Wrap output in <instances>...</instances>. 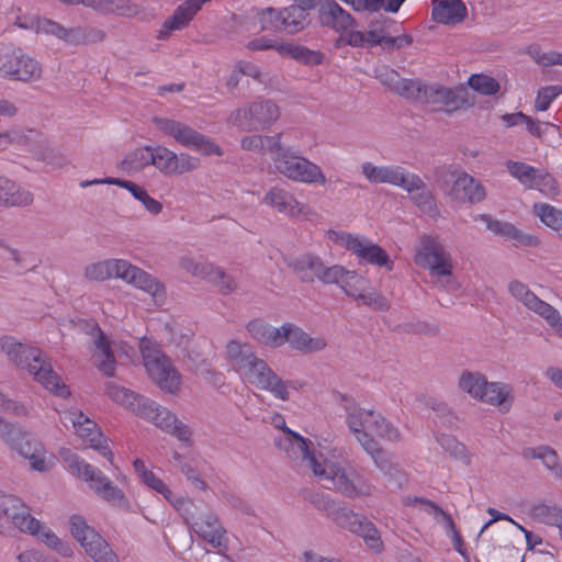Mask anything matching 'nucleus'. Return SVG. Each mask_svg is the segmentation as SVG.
<instances>
[{
  "mask_svg": "<svg viewBox=\"0 0 562 562\" xmlns=\"http://www.w3.org/2000/svg\"><path fill=\"white\" fill-rule=\"evenodd\" d=\"M138 409V416L150 420L156 427L176 436L179 440L188 442L191 438L189 427L178 420L175 414L165 407H160L154 401L147 398L142 408Z\"/></svg>",
  "mask_w": 562,
  "mask_h": 562,
  "instance_id": "25",
  "label": "nucleus"
},
{
  "mask_svg": "<svg viewBox=\"0 0 562 562\" xmlns=\"http://www.w3.org/2000/svg\"><path fill=\"white\" fill-rule=\"evenodd\" d=\"M280 116V110L271 101H259L249 103L247 106L238 109L229 117V122L244 131L268 128Z\"/></svg>",
  "mask_w": 562,
  "mask_h": 562,
  "instance_id": "19",
  "label": "nucleus"
},
{
  "mask_svg": "<svg viewBox=\"0 0 562 562\" xmlns=\"http://www.w3.org/2000/svg\"><path fill=\"white\" fill-rule=\"evenodd\" d=\"M312 503L318 509L326 512L327 516L331 518L337 526L360 536L370 550L380 552L383 549L379 530L366 517L340 505V503L331 501L325 495H314Z\"/></svg>",
  "mask_w": 562,
  "mask_h": 562,
  "instance_id": "8",
  "label": "nucleus"
},
{
  "mask_svg": "<svg viewBox=\"0 0 562 562\" xmlns=\"http://www.w3.org/2000/svg\"><path fill=\"white\" fill-rule=\"evenodd\" d=\"M226 353L243 381L270 392L281 401L290 398L286 383L272 371L263 359L257 357L247 344L232 340L226 346Z\"/></svg>",
  "mask_w": 562,
  "mask_h": 562,
  "instance_id": "3",
  "label": "nucleus"
},
{
  "mask_svg": "<svg viewBox=\"0 0 562 562\" xmlns=\"http://www.w3.org/2000/svg\"><path fill=\"white\" fill-rule=\"evenodd\" d=\"M283 57H290L306 66H318L325 60V54L323 52L314 50L306 46L290 42H288L286 47L283 48Z\"/></svg>",
  "mask_w": 562,
  "mask_h": 562,
  "instance_id": "43",
  "label": "nucleus"
},
{
  "mask_svg": "<svg viewBox=\"0 0 562 562\" xmlns=\"http://www.w3.org/2000/svg\"><path fill=\"white\" fill-rule=\"evenodd\" d=\"M181 267L193 277H200L217 285L222 291H232L234 282L218 268L209 262H194L191 258L181 259Z\"/></svg>",
  "mask_w": 562,
  "mask_h": 562,
  "instance_id": "33",
  "label": "nucleus"
},
{
  "mask_svg": "<svg viewBox=\"0 0 562 562\" xmlns=\"http://www.w3.org/2000/svg\"><path fill=\"white\" fill-rule=\"evenodd\" d=\"M406 192L409 194L411 200L419 209L420 212L432 218L439 216V210L437 207L435 198L423 180L422 184H418V188Z\"/></svg>",
  "mask_w": 562,
  "mask_h": 562,
  "instance_id": "44",
  "label": "nucleus"
},
{
  "mask_svg": "<svg viewBox=\"0 0 562 562\" xmlns=\"http://www.w3.org/2000/svg\"><path fill=\"white\" fill-rule=\"evenodd\" d=\"M318 20L323 26L340 33L347 32L355 22L351 14L334 0H322L319 2Z\"/></svg>",
  "mask_w": 562,
  "mask_h": 562,
  "instance_id": "32",
  "label": "nucleus"
},
{
  "mask_svg": "<svg viewBox=\"0 0 562 562\" xmlns=\"http://www.w3.org/2000/svg\"><path fill=\"white\" fill-rule=\"evenodd\" d=\"M106 394L116 403L130 408L136 415H138V409L142 408L143 404L146 403L147 398L138 395L134 392L128 391L125 387L117 386L114 384H109L106 386Z\"/></svg>",
  "mask_w": 562,
  "mask_h": 562,
  "instance_id": "46",
  "label": "nucleus"
},
{
  "mask_svg": "<svg viewBox=\"0 0 562 562\" xmlns=\"http://www.w3.org/2000/svg\"><path fill=\"white\" fill-rule=\"evenodd\" d=\"M99 370L106 376H112L115 371V359L111 351V345L103 331L98 328V338L94 341Z\"/></svg>",
  "mask_w": 562,
  "mask_h": 562,
  "instance_id": "42",
  "label": "nucleus"
},
{
  "mask_svg": "<svg viewBox=\"0 0 562 562\" xmlns=\"http://www.w3.org/2000/svg\"><path fill=\"white\" fill-rule=\"evenodd\" d=\"M428 87L418 80L401 78L397 85L394 86V92L406 99L426 103Z\"/></svg>",
  "mask_w": 562,
  "mask_h": 562,
  "instance_id": "51",
  "label": "nucleus"
},
{
  "mask_svg": "<svg viewBox=\"0 0 562 562\" xmlns=\"http://www.w3.org/2000/svg\"><path fill=\"white\" fill-rule=\"evenodd\" d=\"M114 184L127 190L136 200L140 199V195L145 191V189L130 180H123L119 178H104V179H93V180H85L80 182L81 188H87L92 184Z\"/></svg>",
  "mask_w": 562,
  "mask_h": 562,
  "instance_id": "56",
  "label": "nucleus"
},
{
  "mask_svg": "<svg viewBox=\"0 0 562 562\" xmlns=\"http://www.w3.org/2000/svg\"><path fill=\"white\" fill-rule=\"evenodd\" d=\"M133 468L143 484L162 495L164 498L168 502H172L173 494L169 486L153 471L148 470L143 460L135 459L133 462Z\"/></svg>",
  "mask_w": 562,
  "mask_h": 562,
  "instance_id": "38",
  "label": "nucleus"
},
{
  "mask_svg": "<svg viewBox=\"0 0 562 562\" xmlns=\"http://www.w3.org/2000/svg\"><path fill=\"white\" fill-rule=\"evenodd\" d=\"M60 422L66 427L70 424L75 434L82 440L85 447L97 450L113 465L114 454L95 422L78 411H65L60 413Z\"/></svg>",
  "mask_w": 562,
  "mask_h": 562,
  "instance_id": "17",
  "label": "nucleus"
},
{
  "mask_svg": "<svg viewBox=\"0 0 562 562\" xmlns=\"http://www.w3.org/2000/svg\"><path fill=\"white\" fill-rule=\"evenodd\" d=\"M326 237L334 244L351 251L366 263L384 267L387 271H392L394 268V262L386 251L364 236L353 235L344 231L328 229Z\"/></svg>",
  "mask_w": 562,
  "mask_h": 562,
  "instance_id": "11",
  "label": "nucleus"
},
{
  "mask_svg": "<svg viewBox=\"0 0 562 562\" xmlns=\"http://www.w3.org/2000/svg\"><path fill=\"white\" fill-rule=\"evenodd\" d=\"M15 451L27 459L31 468L35 471L44 472L50 467L44 447L36 440H25V442L18 446Z\"/></svg>",
  "mask_w": 562,
  "mask_h": 562,
  "instance_id": "39",
  "label": "nucleus"
},
{
  "mask_svg": "<svg viewBox=\"0 0 562 562\" xmlns=\"http://www.w3.org/2000/svg\"><path fill=\"white\" fill-rule=\"evenodd\" d=\"M347 425L357 441L371 456L375 465L383 472L390 473L393 465L386 460L385 453L373 439L376 435L387 441H398V429L393 427L385 418L373 409H364L356 404L346 405Z\"/></svg>",
  "mask_w": 562,
  "mask_h": 562,
  "instance_id": "2",
  "label": "nucleus"
},
{
  "mask_svg": "<svg viewBox=\"0 0 562 562\" xmlns=\"http://www.w3.org/2000/svg\"><path fill=\"white\" fill-rule=\"evenodd\" d=\"M562 93L561 86H548L538 90L535 100V110L538 112L547 111L551 103Z\"/></svg>",
  "mask_w": 562,
  "mask_h": 562,
  "instance_id": "60",
  "label": "nucleus"
},
{
  "mask_svg": "<svg viewBox=\"0 0 562 562\" xmlns=\"http://www.w3.org/2000/svg\"><path fill=\"white\" fill-rule=\"evenodd\" d=\"M32 201L31 192L0 176V205L25 206L31 204Z\"/></svg>",
  "mask_w": 562,
  "mask_h": 562,
  "instance_id": "36",
  "label": "nucleus"
},
{
  "mask_svg": "<svg viewBox=\"0 0 562 562\" xmlns=\"http://www.w3.org/2000/svg\"><path fill=\"white\" fill-rule=\"evenodd\" d=\"M533 213L562 238V211L548 203H535Z\"/></svg>",
  "mask_w": 562,
  "mask_h": 562,
  "instance_id": "48",
  "label": "nucleus"
},
{
  "mask_svg": "<svg viewBox=\"0 0 562 562\" xmlns=\"http://www.w3.org/2000/svg\"><path fill=\"white\" fill-rule=\"evenodd\" d=\"M288 42L282 40L273 38L267 35L256 37L247 43L249 50H276L281 57L284 56L283 48L286 47Z\"/></svg>",
  "mask_w": 562,
  "mask_h": 562,
  "instance_id": "57",
  "label": "nucleus"
},
{
  "mask_svg": "<svg viewBox=\"0 0 562 562\" xmlns=\"http://www.w3.org/2000/svg\"><path fill=\"white\" fill-rule=\"evenodd\" d=\"M361 168L366 179L371 183H387L405 191H412L422 184V178L418 175L401 166H374L371 162H364Z\"/></svg>",
  "mask_w": 562,
  "mask_h": 562,
  "instance_id": "20",
  "label": "nucleus"
},
{
  "mask_svg": "<svg viewBox=\"0 0 562 562\" xmlns=\"http://www.w3.org/2000/svg\"><path fill=\"white\" fill-rule=\"evenodd\" d=\"M151 150V166L167 177L189 173L201 166L200 159L188 153L176 154L161 145L153 146Z\"/></svg>",
  "mask_w": 562,
  "mask_h": 562,
  "instance_id": "21",
  "label": "nucleus"
},
{
  "mask_svg": "<svg viewBox=\"0 0 562 562\" xmlns=\"http://www.w3.org/2000/svg\"><path fill=\"white\" fill-rule=\"evenodd\" d=\"M522 457L527 460L539 459L543 465L550 470L557 469L559 458L555 451L549 447L527 448L522 451Z\"/></svg>",
  "mask_w": 562,
  "mask_h": 562,
  "instance_id": "55",
  "label": "nucleus"
},
{
  "mask_svg": "<svg viewBox=\"0 0 562 562\" xmlns=\"http://www.w3.org/2000/svg\"><path fill=\"white\" fill-rule=\"evenodd\" d=\"M11 527L37 537L64 557L72 554L68 543L63 542L49 528L31 516L30 508L20 497L0 492V531Z\"/></svg>",
  "mask_w": 562,
  "mask_h": 562,
  "instance_id": "5",
  "label": "nucleus"
},
{
  "mask_svg": "<svg viewBox=\"0 0 562 562\" xmlns=\"http://www.w3.org/2000/svg\"><path fill=\"white\" fill-rule=\"evenodd\" d=\"M509 293L520 301L528 310L535 312L555 329L562 337V317L558 310L539 299L529 288L520 281L514 280L508 284Z\"/></svg>",
  "mask_w": 562,
  "mask_h": 562,
  "instance_id": "23",
  "label": "nucleus"
},
{
  "mask_svg": "<svg viewBox=\"0 0 562 562\" xmlns=\"http://www.w3.org/2000/svg\"><path fill=\"white\" fill-rule=\"evenodd\" d=\"M272 160L276 169L292 181L321 186L326 183V177L319 166L289 148L280 146V149L272 156Z\"/></svg>",
  "mask_w": 562,
  "mask_h": 562,
  "instance_id": "13",
  "label": "nucleus"
},
{
  "mask_svg": "<svg viewBox=\"0 0 562 562\" xmlns=\"http://www.w3.org/2000/svg\"><path fill=\"white\" fill-rule=\"evenodd\" d=\"M276 428L282 430V436L276 439V446L284 451L292 460H302L312 469L319 481L330 484L349 498L358 496H371L375 487L369 482H359L356 485L341 468V463L335 454L330 458L316 456L310 450L307 440L291 430L281 414H274L271 420Z\"/></svg>",
  "mask_w": 562,
  "mask_h": 562,
  "instance_id": "1",
  "label": "nucleus"
},
{
  "mask_svg": "<svg viewBox=\"0 0 562 562\" xmlns=\"http://www.w3.org/2000/svg\"><path fill=\"white\" fill-rule=\"evenodd\" d=\"M531 517L542 524L557 526L559 533H562V509L543 503L532 506Z\"/></svg>",
  "mask_w": 562,
  "mask_h": 562,
  "instance_id": "50",
  "label": "nucleus"
},
{
  "mask_svg": "<svg viewBox=\"0 0 562 562\" xmlns=\"http://www.w3.org/2000/svg\"><path fill=\"white\" fill-rule=\"evenodd\" d=\"M247 329L251 337L267 347L278 348L288 342L291 348L304 353L321 351L326 347L325 338L311 337L301 327L285 323L276 328L260 319L248 323Z\"/></svg>",
  "mask_w": 562,
  "mask_h": 562,
  "instance_id": "6",
  "label": "nucleus"
},
{
  "mask_svg": "<svg viewBox=\"0 0 562 562\" xmlns=\"http://www.w3.org/2000/svg\"><path fill=\"white\" fill-rule=\"evenodd\" d=\"M211 0H186L178 5L157 33L158 40H167L172 32L187 27L202 7Z\"/></svg>",
  "mask_w": 562,
  "mask_h": 562,
  "instance_id": "29",
  "label": "nucleus"
},
{
  "mask_svg": "<svg viewBox=\"0 0 562 562\" xmlns=\"http://www.w3.org/2000/svg\"><path fill=\"white\" fill-rule=\"evenodd\" d=\"M257 19L262 31L283 32L282 8H265L257 11Z\"/></svg>",
  "mask_w": 562,
  "mask_h": 562,
  "instance_id": "52",
  "label": "nucleus"
},
{
  "mask_svg": "<svg viewBox=\"0 0 562 562\" xmlns=\"http://www.w3.org/2000/svg\"><path fill=\"white\" fill-rule=\"evenodd\" d=\"M153 123L164 135L172 137L183 147L191 148L205 156H222V148L209 137L196 132L183 122L167 117L154 116Z\"/></svg>",
  "mask_w": 562,
  "mask_h": 562,
  "instance_id": "14",
  "label": "nucleus"
},
{
  "mask_svg": "<svg viewBox=\"0 0 562 562\" xmlns=\"http://www.w3.org/2000/svg\"><path fill=\"white\" fill-rule=\"evenodd\" d=\"M0 411L7 412V413H12L16 416H25L29 413V411L24 404L7 398L1 392H0Z\"/></svg>",
  "mask_w": 562,
  "mask_h": 562,
  "instance_id": "64",
  "label": "nucleus"
},
{
  "mask_svg": "<svg viewBox=\"0 0 562 562\" xmlns=\"http://www.w3.org/2000/svg\"><path fill=\"white\" fill-rule=\"evenodd\" d=\"M528 53L540 66L549 67L559 65L562 67V54L559 52L544 53L539 46L532 45L528 48Z\"/></svg>",
  "mask_w": 562,
  "mask_h": 562,
  "instance_id": "61",
  "label": "nucleus"
},
{
  "mask_svg": "<svg viewBox=\"0 0 562 562\" xmlns=\"http://www.w3.org/2000/svg\"><path fill=\"white\" fill-rule=\"evenodd\" d=\"M413 44V36L402 31L401 24L395 21H391L387 24V32L385 38L384 48L387 49H400L403 47L411 46Z\"/></svg>",
  "mask_w": 562,
  "mask_h": 562,
  "instance_id": "53",
  "label": "nucleus"
},
{
  "mask_svg": "<svg viewBox=\"0 0 562 562\" xmlns=\"http://www.w3.org/2000/svg\"><path fill=\"white\" fill-rule=\"evenodd\" d=\"M348 270L339 265H334L331 267L324 266L318 280L325 284H337L340 286Z\"/></svg>",
  "mask_w": 562,
  "mask_h": 562,
  "instance_id": "63",
  "label": "nucleus"
},
{
  "mask_svg": "<svg viewBox=\"0 0 562 562\" xmlns=\"http://www.w3.org/2000/svg\"><path fill=\"white\" fill-rule=\"evenodd\" d=\"M1 76L16 81H36L42 76V66L22 49L11 48L5 63L1 64Z\"/></svg>",
  "mask_w": 562,
  "mask_h": 562,
  "instance_id": "24",
  "label": "nucleus"
},
{
  "mask_svg": "<svg viewBox=\"0 0 562 562\" xmlns=\"http://www.w3.org/2000/svg\"><path fill=\"white\" fill-rule=\"evenodd\" d=\"M283 9V33L295 35L310 24V10L299 4H291Z\"/></svg>",
  "mask_w": 562,
  "mask_h": 562,
  "instance_id": "35",
  "label": "nucleus"
},
{
  "mask_svg": "<svg viewBox=\"0 0 562 562\" xmlns=\"http://www.w3.org/2000/svg\"><path fill=\"white\" fill-rule=\"evenodd\" d=\"M342 291L363 305L376 311H385L390 307L389 300L375 290H369V281L355 271L348 270L340 285Z\"/></svg>",
  "mask_w": 562,
  "mask_h": 562,
  "instance_id": "27",
  "label": "nucleus"
},
{
  "mask_svg": "<svg viewBox=\"0 0 562 562\" xmlns=\"http://www.w3.org/2000/svg\"><path fill=\"white\" fill-rule=\"evenodd\" d=\"M192 527L193 531L199 537L207 541L212 547L217 549L226 548V531L221 526L216 516L210 514L201 517L193 524Z\"/></svg>",
  "mask_w": 562,
  "mask_h": 562,
  "instance_id": "34",
  "label": "nucleus"
},
{
  "mask_svg": "<svg viewBox=\"0 0 562 562\" xmlns=\"http://www.w3.org/2000/svg\"><path fill=\"white\" fill-rule=\"evenodd\" d=\"M438 442L448 451L454 459H459L464 463H470V458L467 448L463 443L457 441L451 437H442Z\"/></svg>",
  "mask_w": 562,
  "mask_h": 562,
  "instance_id": "62",
  "label": "nucleus"
},
{
  "mask_svg": "<svg viewBox=\"0 0 562 562\" xmlns=\"http://www.w3.org/2000/svg\"><path fill=\"white\" fill-rule=\"evenodd\" d=\"M18 25L22 29L33 30L36 33L54 35L57 38L74 45L100 42L105 37V33L102 30H91L87 32L81 27L66 29L53 20L38 16H33L24 22L19 20Z\"/></svg>",
  "mask_w": 562,
  "mask_h": 562,
  "instance_id": "16",
  "label": "nucleus"
},
{
  "mask_svg": "<svg viewBox=\"0 0 562 562\" xmlns=\"http://www.w3.org/2000/svg\"><path fill=\"white\" fill-rule=\"evenodd\" d=\"M263 202L292 218L311 221L315 216V212L308 204L300 202L292 193L281 188H271L266 193Z\"/></svg>",
  "mask_w": 562,
  "mask_h": 562,
  "instance_id": "28",
  "label": "nucleus"
},
{
  "mask_svg": "<svg viewBox=\"0 0 562 562\" xmlns=\"http://www.w3.org/2000/svg\"><path fill=\"white\" fill-rule=\"evenodd\" d=\"M0 438L10 446L11 449L16 450L19 445L27 440L26 434L22 431L16 425L10 424L4 418L0 417Z\"/></svg>",
  "mask_w": 562,
  "mask_h": 562,
  "instance_id": "54",
  "label": "nucleus"
},
{
  "mask_svg": "<svg viewBox=\"0 0 562 562\" xmlns=\"http://www.w3.org/2000/svg\"><path fill=\"white\" fill-rule=\"evenodd\" d=\"M63 460L66 462L68 470L76 474L79 479L87 482L91 490L95 492L102 499L113 506L120 508H128L130 503L124 492L113 485L111 480L105 476L99 469L87 463L69 449L60 451Z\"/></svg>",
  "mask_w": 562,
  "mask_h": 562,
  "instance_id": "9",
  "label": "nucleus"
},
{
  "mask_svg": "<svg viewBox=\"0 0 562 562\" xmlns=\"http://www.w3.org/2000/svg\"><path fill=\"white\" fill-rule=\"evenodd\" d=\"M69 524L72 537L94 562H119L116 554L106 541L93 528L87 525L83 517L74 515L70 517Z\"/></svg>",
  "mask_w": 562,
  "mask_h": 562,
  "instance_id": "18",
  "label": "nucleus"
},
{
  "mask_svg": "<svg viewBox=\"0 0 562 562\" xmlns=\"http://www.w3.org/2000/svg\"><path fill=\"white\" fill-rule=\"evenodd\" d=\"M426 103L432 105L435 110L451 113L472 106L474 101L464 87L429 86Z\"/></svg>",
  "mask_w": 562,
  "mask_h": 562,
  "instance_id": "26",
  "label": "nucleus"
},
{
  "mask_svg": "<svg viewBox=\"0 0 562 562\" xmlns=\"http://www.w3.org/2000/svg\"><path fill=\"white\" fill-rule=\"evenodd\" d=\"M428 504H430L434 508H436L437 510H439L443 516H445V519H446V525H447V535L451 538L452 540V544H453V548L454 550L460 553L464 560L467 562H470V555L465 549V546H464V542L462 540V537L461 535L458 532L457 528H456V525L452 520V518L445 514L437 505H435L434 503L431 502H428Z\"/></svg>",
  "mask_w": 562,
  "mask_h": 562,
  "instance_id": "58",
  "label": "nucleus"
},
{
  "mask_svg": "<svg viewBox=\"0 0 562 562\" xmlns=\"http://www.w3.org/2000/svg\"><path fill=\"white\" fill-rule=\"evenodd\" d=\"M0 348L10 362L21 369H26L44 389L59 397L70 395L69 387L54 372L52 364L43 357V352L38 348L23 345L11 336L1 337Z\"/></svg>",
  "mask_w": 562,
  "mask_h": 562,
  "instance_id": "4",
  "label": "nucleus"
},
{
  "mask_svg": "<svg viewBox=\"0 0 562 562\" xmlns=\"http://www.w3.org/2000/svg\"><path fill=\"white\" fill-rule=\"evenodd\" d=\"M468 83L473 90L486 95L495 94L499 89L496 79L486 75H472Z\"/></svg>",
  "mask_w": 562,
  "mask_h": 562,
  "instance_id": "59",
  "label": "nucleus"
},
{
  "mask_svg": "<svg viewBox=\"0 0 562 562\" xmlns=\"http://www.w3.org/2000/svg\"><path fill=\"white\" fill-rule=\"evenodd\" d=\"M507 167L509 173L525 188L538 190L547 196L558 194L559 189L555 179L544 169L535 168L520 161H509Z\"/></svg>",
  "mask_w": 562,
  "mask_h": 562,
  "instance_id": "22",
  "label": "nucleus"
},
{
  "mask_svg": "<svg viewBox=\"0 0 562 562\" xmlns=\"http://www.w3.org/2000/svg\"><path fill=\"white\" fill-rule=\"evenodd\" d=\"M281 145V136L274 135V136H261V135H251L244 137L241 139V147L246 150L251 151H270V153H277L278 149H280Z\"/></svg>",
  "mask_w": 562,
  "mask_h": 562,
  "instance_id": "49",
  "label": "nucleus"
},
{
  "mask_svg": "<svg viewBox=\"0 0 562 562\" xmlns=\"http://www.w3.org/2000/svg\"><path fill=\"white\" fill-rule=\"evenodd\" d=\"M459 385L471 397L493 406H498L503 412H508L512 406L513 390L508 384L499 382L490 383L480 373L463 372L460 376Z\"/></svg>",
  "mask_w": 562,
  "mask_h": 562,
  "instance_id": "12",
  "label": "nucleus"
},
{
  "mask_svg": "<svg viewBox=\"0 0 562 562\" xmlns=\"http://www.w3.org/2000/svg\"><path fill=\"white\" fill-rule=\"evenodd\" d=\"M106 394L116 403L130 408L136 415H138V409L142 408L143 404L146 403L147 398L138 395L134 392L128 391L125 387L117 386L114 384H109L106 386Z\"/></svg>",
  "mask_w": 562,
  "mask_h": 562,
  "instance_id": "45",
  "label": "nucleus"
},
{
  "mask_svg": "<svg viewBox=\"0 0 562 562\" xmlns=\"http://www.w3.org/2000/svg\"><path fill=\"white\" fill-rule=\"evenodd\" d=\"M474 220H481L486 222L487 228L495 234L502 235L508 239L516 240L519 244L533 246L538 244V238L532 235H525L519 232L515 226L502 223L499 221H493L488 215L481 214L474 217Z\"/></svg>",
  "mask_w": 562,
  "mask_h": 562,
  "instance_id": "37",
  "label": "nucleus"
},
{
  "mask_svg": "<svg viewBox=\"0 0 562 562\" xmlns=\"http://www.w3.org/2000/svg\"><path fill=\"white\" fill-rule=\"evenodd\" d=\"M453 183L449 195L458 203H476L485 198L484 188L470 175L464 171L451 173Z\"/></svg>",
  "mask_w": 562,
  "mask_h": 562,
  "instance_id": "30",
  "label": "nucleus"
},
{
  "mask_svg": "<svg viewBox=\"0 0 562 562\" xmlns=\"http://www.w3.org/2000/svg\"><path fill=\"white\" fill-rule=\"evenodd\" d=\"M414 262L429 271L431 278H451L453 271L451 254L436 235H424L414 256Z\"/></svg>",
  "mask_w": 562,
  "mask_h": 562,
  "instance_id": "15",
  "label": "nucleus"
},
{
  "mask_svg": "<svg viewBox=\"0 0 562 562\" xmlns=\"http://www.w3.org/2000/svg\"><path fill=\"white\" fill-rule=\"evenodd\" d=\"M468 16V9L462 0H431V20L446 26H456Z\"/></svg>",
  "mask_w": 562,
  "mask_h": 562,
  "instance_id": "31",
  "label": "nucleus"
},
{
  "mask_svg": "<svg viewBox=\"0 0 562 562\" xmlns=\"http://www.w3.org/2000/svg\"><path fill=\"white\" fill-rule=\"evenodd\" d=\"M302 281L318 279L324 268L322 259L317 256L305 254L290 263Z\"/></svg>",
  "mask_w": 562,
  "mask_h": 562,
  "instance_id": "41",
  "label": "nucleus"
},
{
  "mask_svg": "<svg viewBox=\"0 0 562 562\" xmlns=\"http://www.w3.org/2000/svg\"><path fill=\"white\" fill-rule=\"evenodd\" d=\"M153 146H144L128 153L120 162V169L128 175H133L151 166Z\"/></svg>",
  "mask_w": 562,
  "mask_h": 562,
  "instance_id": "40",
  "label": "nucleus"
},
{
  "mask_svg": "<svg viewBox=\"0 0 562 562\" xmlns=\"http://www.w3.org/2000/svg\"><path fill=\"white\" fill-rule=\"evenodd\" d=\"M139 350L143 363L149 378L165 392L175 394L181 385V375L171 360L161 351L160 346L149 339L142 338Z\"/></svg>",
  "mask_w": 562,
  "mask_h": 562,
  "instance_id": "10",
  "label": "nucleus"
},
{
  "mask_svg": "<svg viewBox=\"0 0 562 562\" xmlns=\"http://www.w3.org/2000/svg\"><path fill=\"white\" fill-rule=\"evenodd\" d=\"M85 277L89 281L122 279L126 283L150 294L154 299H159L165 294V288L158 280L124 259H105L92 262L85 268Z\"/></svg>",
  "mask_w": 562,
  "mask_h": 562,
  "instance_id": "7",
  "label": "nucleus"
},
{
  "mask_svg": "<svg viewBox=\"0 0 562 562\" xmlns=\"http://www.w3.org/2000/svg\"><path fill=\"white\" fill-rule=\"evenodd\" d=\"M99 7L94 11L104 14H116L125 18H133L139 13L138 5L130 0H95Z\"/></svg>",
  "mask_w": 562,
  "mask_h": 562,
  "instance_id": "47",
  "label": "nucleus"
}]
</instances>
